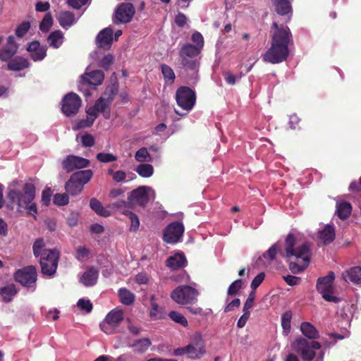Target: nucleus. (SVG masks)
<instances>
[{
	"label": "nucleus",
	"mask_w": 361,
	"mask_h": 361,
	"mask_svg": "<svg viewBox=\"0 0 361 361\" xmlns=\"http://www.w3.org/2000/svg\"><path fill=\"white\" fill-rule=\"evenodd\" d=\"M271 47L262 56L264 62L272 64L279 63L286 60L289 55L288 46L293 41L290 28L278 23L273 22L271 25Z\"/></svg>",
	"instance_id": "1"
},
{
	"label": "nucleus",
	"mask_w": 361,
	"mask_h": 361,
	"mask_svg": "<svg viewBox=\"0 0 361 361\" xmlns=\"http://www.w3.org/2000/svg\"><path fill=\"white\" fill-rule=\"evenodd\" d=\"M295 237L293 233H289L284 243V252H281L288 263L290 271L295 274L303 271L310 262L312 255L309 243H304L295 247Z\"/></svg>",
	"instance_id": "2"
},
{
	"label": "nucleus",
	"mask_w": 361,
	"mask_h": 361,
	"mask_svg": "<svg viewBox=\"0 0 361 361\" xmlns=\"http://www.w3.org/2000/svg\"><path fill=\"white\" fill-rule=\"evenodd\" d=\"M18 183V180H14L9 184L6 195V206L11 210L16 209L18 212L26 209L29 214L35 216L37 213V205L32 203L35 197V186L32 183H26L23 187L22 192L16 188Z\"/></svg>",
	"instance_id": "3"
},
{
	"label": "nucleus",
	"mask_w": 361,
	"mask_h": 361,
	"mask_svg": "<svg viewBox=\"0 0 361 361\" xmlns=\"http://www.w3.org/2000/svg\"><path fill=\"white\" fill-rule=\"evenodd\" d=\"M291 348L298 354L303 361H323L324 352L316 357L315 350L321 348V344L316 341H309L304 338H296L291 344Z\"/></svg>",
	"instance_id": "4"
},
{
	"label": "nucleus",
	"mask_w": 361,
	"mask_h": 361,
	"mask_svg": "<svg viewBox=\"0 0 361 361\" xmlns=\"http://www.w3.org/2000/svg\"><path fill=\"white\" fill-rule=\"evenodd\" d=\"M93 176L91 169H86L73 173L65 184L66 192L72 196H76L83 190L84 185Z\"/></svg>",
	"instance_id": "5"
},
{
	"label": "nucleus",
	"mask_w": 361,
	"mask_h": 361,
	"mask_svg": "<svg viewBox=\"0 0 361 361\" xmlns=\"http://www.w3.org/2000/svg\"><path fill=\"white\" fill-rule=\"evenodd\" d=\"M199 291L190 286H179L171 293V299L178 305H192L197 301Z\"/></svg>",
	"instance_id": "6"
},
{
	"label": "nucleus",
	"mask_w": 361,
	"mask_h": 361,
	"mask_svg": "<svg viewBox=\"0 0 361 361\" xmlns=\"http://www.w3.org/2000/svg\"><path fill=\"white\" fill-rule=\"evenodd\" d=\"M59 258V252L57 250L43 249L39 260L42 273L53 276L58 267Z\"/></svg>",
	"instance_id": "7"
},
{
	"label": "nucleus",
	"mask_w": 361,
	"mask_h": 361,
	"mask_svg": "<svg viewBox=\"0 0 361 361\" xmlns=\"http://www.w3.org/2000/svg\"><path fill=\"white\" fill-rule=\"evenodd\" d=\"M334 279V273L329 271L326 276L318 279L316 287L317 291L326 301L338 303L341 299L332 295L334 293L333 284Z\"/></svg>",
	"instance_id": "8"
},
{
	"label": "nucleus",
	"mask_w": 361,
	"mask_h": 361,
	"mask_svg": "<svg viewBox=\"0 0 361 361\" xmlns=\"http://www.w3.org/2000/svg\"><path fill=\"white\" fill-rule=\"evenodd\" d=\"M123 320V310L114 309L106 314L104 321L100 323L99 327L103 332L108 335L116 334L117 328Z\"/></svg>",
	"instance_id": "9"
},
{
	"label": "nucleus",
	"mask_w": 361,
	"mask_h": 361,
	"mask_svg": "<svg viewBox=\"0 0 361 361\" xmlns=\"http://www.w3.org/2000/svg\"><path fill=\"white\" fill-rule=\"evenodd\" d=\"M37 278V269L34 266H27L18 269L14 274L16 281L27 288H35Z\"/></svg>",
	"instance_id": "10"
},
{
	"label": "nucleus",
	"mask_w": 361,
	"mask_h": 361,
	"mask_svg": "<svg viewBox=\"0 0 361 361\" xmlns=\"http://www.w3.org/2000/svg\"><path fill=\"white\" fill-rule=\"evenodd\" d=\"M176 99L180 107L184 110L190 111L195 104L196 95L191 88L182 86L176 90Z\"/></svg>",
	"instance_id": "11"
},
{
	"label": "nucleus",
	"mask_w": 361,
	"mask_h": 361,
	"mask_svg": "<svg viewBox=\"0 0 361 361\" xmlns=\"http://www.w3.org/2000/svg\"><path fill=\"white\" fill-rule=\"evenodd\" d=\"M151 188L148 186L141 185L128 193L129 202L133 207H145L149 201V191Z\"/></svg>",
	"instance_id": "12"
},
{
	"label": "nucleus",
	"mask_w": 361,
	"mask_h": 361,
	"mask_svg": "<svg viewBox=\"0 0 361 361\" xmlns=\"http://www.w3.org/2000/svg\"><path fill=\"white\" fill-rule=\"evenodd\" d=\"M81 102V99L77 94L68 93L62 100L61 111L66 116H73L78 112Z\"/></svg>",
	"instance_id": "13"
},
{
	"label": "nucleus",
	"mask_w": 361,
	"mask_h": 361,
	"mask_svg": "<svg viewBox=\"0 0 361 361\" xmlns=\"http://www.w3.org/2000/svg\"><path fill=\"white\" fill-rule=\"evenodd\" d=\"M184 233V226L179 221H174L168 225L163 233V240L166 243L176 244Z\"/></svg>",
	"instance_id": "14"
},
{
	"label": "nucleus",
	"mask_w": 361,
	"mask_h": 361,
	"mask_svg": "<svg viewBox=\"0 0 361 361\" xmlns=\"http://www.w3.org/2000/svg\"><path fill=\"white\" fill-rule=\"evenodd\" d=\"M90 164L89 159L73 154L68 155L61 162L63 169L67 173L86 168Z\"/></svg>",
	"instance_id": "15"
},
{
	"label": "nucleus",
	"mask_w": 361,
	"mask_h": 361,
	"mask_svg": "<svg viewBox=\"0 0 361 361\" xmlns=\"http://www.w3.org/2000/svg\"><path fill=\"white\" fill-rule=\"evenodd\" d=\"M200 49L191 44H185L180 51V56L182 57V64L191 69L195 68V61H189L186 57H195L200 53Z\"/></svg>",
	"instance_id": "16"
},
{
	"label": "nucleus",
	"mask_w": 361,
	"mask_h": 361,
	"mask_svg": "<svg viewBox=\"0 0 361 361\" xmlns=\"http://www.w3.org/2000/svg\"><path fill=\"white\" fill-rule=\"evenodd\" d=\"M135 14V8L131 3L121 4L116 10L115 17L120 23H129Z\"/></svg>",
	"instance_id": "17"
},
{
	"label": "nucleus",
	"mask_w": 361,
	"mask_h": 361,
	"mask_svg": "<svg viewBox=\"0 0 361 361\" xmlns=\"http://www.w3.org/2000/svg\"><path fill=\"white\" fill-rule=\"evenodd\" d=\"M18 45L13 36L7 38L6 44L0 49V61L6 62L11 59L17 53Z\"/></svg>",
	"instance_id": "18"
},
{
	"label": "nucleus",
	"mask_w": 361,
	"mask_h": 361,
	"mask_svg": "<svg viewBox=\"0 0 361 361\" xmlns=\"http://www.w3.org/2000/svg\"><path fill=\"white\" fill-rule=\"evenodd\" d=\"M292 1L293 0H271L277 14L282 16H288L286 22L290 20L293 13Z\"/></svg>",
	"instance_id": "19"
},
{
	"label": "nucleus",
	"mask_w": 361,
	"mask_h": 361,
	"mask_svg": "<svg viewBox=\"0 0 361 361\" xmlns=\"http://www.w3.org/2000/svg\"><path fill=\"white\" fill-rule=\"evenodd\" d=\"M113 35L114 30L110 27L101 30L96 37L97 47L104 49H109L113 42Z\"/></svg>",
	"instance_id": "20"
},
{
	"label": "nucleus",
	"mask_w": 361,
	"mask_h": 361,
	"mask_svg": "<svg viewBox=\"0 0 361 361\" xmlns=\"http://www.w3.org/2000/svg\"><path fill=\"white\" fill-rule=\"evenodd\" d=\"M343 279L348 283H352L361 286V266L349 268L343 273Z\"/></svg>",
	"instance_id": "21"
},
{
	"label": "nucleus",
	"mask_w": 361,
	"mask_h": 361,
	"mask_svg": "<svg viewBox=\"0 0 361 361\" xmlns=\"http://www.w3.org/2000/svg\"><path fill=\"white\" fill-rule=\"evenodd\" d=\"M81 79L84 84L97 86L102 83L104 79V73L101 70H95L82 75Z\"/></svg>",
	"instance_id": "22"
},
{
	"label": "nucleus",
	"mask_w": 361,
	"mask_h": 361,
	"mask_svg": "<svg viewBox=\"0 0 361 361\" xmlns=\"http://www.w3.org/2000/svg\"><path fill=\"white\" fill-rule=\"evenodd\" d=\"M198 338L199 341H197L195 345L189 344L185 346L188 357L190 359H199L206 353L204 345L202 343L201 336H198Z\"/></svg>",
	"instance_id": "23"
},
{
	"label": "nucleus",
	"mask_w": 361,
	"mask_h": 361,
	"mask_svg": "<svg viewBox=\"0 0 361 361\" xmlns=\"http://www.w3.org/2000/svg\"><path fill=\"white\" fill-rule=\"evenodd\" d=\"M6 62L8 63L7 69L13 71H23L27 68L30 65L27 59L20 56L13 57Z\"/></svg>",
	"instance_id": "24"
},
{
	"label": "nucleus",
	"mask_w": 361,
	"mask_h": 361,
	"mask_svg": "<svg viewBox=\"0 0 361 361\" xmlns=\"http://www.w3.org/2000/svg\"><path fill=\"white\" fill-rule=\"evenodd\" d=\"M98 276V269L92 267L83 273L80 279V282L87 287L93 286L97 283Z\"/></svg>",
	"instance_id": "25"
},
{
	"label": "nucleus",
	"mask_w": 361,
	"mask_h": 361,
	"mask_svg": "<svg viewBox=\"0 0 361 361\" xmlns=\"http://www.w3.org/2000/svg\"><path fill=\"white\" fill-rule=\"evenodd\" d=\"M57 20L62 27L66 28L72 26L75 23V17L73 12L63 11L59 13Z\"/></svg>",
	"instance_id": "26"
},
{
	"label": "nucleus",
	"mask_w": 361,
	"mask_h": 361,
	"mask_svg": "<svg viewBox=\"0 0 361 361\" xmlns=\"http://www.w3.org/2000/svg\"><path fill=\"white\" fill-rule=\"evenodd\" d=\"M336 237L335 229L333 226L326 225L322 231H319L318 238L325 245L332 243Z\"/></svg>",
	"instance_id": "27"
},
{
	"label": "nucleus",
	"mask_w": 361,
	"mask_h": 361,
	"mask_svg": "<svg viewBox=\"0 0 361 361\" xmlns=\"http://www.w3.org/2000/svg\"><path fill=\"white\" fill-rule=\"evenodd\" d=\"M187 263L186 258L184 254H176L173 256L169 257L166 260L167 267L177 269L184 267Z\"/></svg>",
	"instance_id": "28"
},
{
	"label": "nucleus",
	"mask_w": 361,
	"mask_h": 361,
	"mask_svg": "<svg viewBox=\"0 0 361 361\" xmlns=\"http://www.w3.org/2000/svg\"><path fill=\"white\" fill-rule=\"evenodd\" d=\"M64 37L61 30L51 32L47 37V42L51 47L59 48L63 42Z\"/></svg>",
	"instance_id": "29"
},
{
	"label": "nucleus",
	"mask_w": 361,
	"mask_h": 361,
	"mask_svg": "<svg viewBox=\"0 0 361 361\" xmlns=\"http://www.w3.org/2000/svg\"><path fill=\"white\" fill-rule=\"evenodd\" d=\"M300 330L302 334L310 339H315L319 336L318 331L310 322H302L300 325Z\"/></svg>",
	"instance_id": "30"
},
{
	"label": "nucleus",
	"mask_w": 361,
	"mask_h": 361,
	"mask_svg": "<svg viewBox=\"0 0 361 361\" xmlns=\"http://www.w3.org/2000/svg\"><path fill=\"white\" fill-rule=\"evenodd\" d=\"M90 207L99 216L108 217L111 215V212L105 209L102 204L96 198L90 199Z\"/></svg>",
	"instance_id": "31"
},
{
	"label": "nucleus",
	"mask_w": 361,
	"mask_h": 361,
	"mask_svg": "<svg viewBox=\"0 0 361 361\" xmlns=\"http://www.w3.org/2000/svg\"><path fill=\"white\" fill-rule=\"evenodd\" d=\"M17 293L18 290L14 284H9L0 288V295L6 302H11Z\"/></svg>",
	"instance_id": "32"
},
{
	"label": "nucleus",
	"mask_w": 361,
	"mask_h": 361,
	"mask_svg": "<svg viewBox=\"0 0 361 361\" xmlns=\"http://www.w3.org/2000/svg\"><path fill=\"white\" fill-rule=\"evenodd\" d=\"M111 104L104 101L103 99H98L94 103L95 108L99 113H102L106 119L110 118Z\"/></svg>",
	"instance_id": "33"
},
{
	"label": "nucleus",
	"mask_w": 361,
	"mask_h": 361,
	"mask_svg": "<svg viewBox=\"0 0 361 361\" xmlns=\"http://www.w3.org/2000/svg\"><path fill=\"white\" fill-rule=\"evenodd\" d=\"M351 211L352 206L347 202H341L336 207L337 216L342 220L348 219L351 214Z\"/></svg>",
	"instance_id": "34"
},
{
	"label": "nucleus",
	"mask_w": 361,
	"mask_h": 361,
	"mask_svg": "<svg viewBox=\"0 0 361 361\" xmlns=\"http://www.w3.org/2000/svg\"><path fill=\"white\" fill-rule=\"evenodd\" d=\"M134 171L142 178H149L152 176L154 168L152 165L149 164L141 163L134 168Z\"/></svg>",
	"instance_id": "35"
},
{
	"label": "nucleus",
	"mask_w": 361,
	"mask_h": 361,
	"mask_svg": "<svg viewBox=\"0 0 361 361\" xmlns=\"http://www.w3.org/2000/svg\"><path fill=\"white\" fill-rule=\"evenodd\" d=\"M118 88L116 85H109L105 89L102 95L99 99H103L104 101H106L108 103L111 104L116 95L118 94Z\"/></svg>",
	"instance_id": "36"
},
{
	"label": "nucleus",
	"mask_w": 361,
	"mask_h": 361,
	"mask_svg": "<svg viewBox=\"0 0 361 361\" xmlns=\"http://www.w3.org/2000/svg\"><path fill=\"white\" fill-rule=\"evenodd\" d=\"M118 296L121 302L126 305H130L135 301V295L125 288L119 289Z\"/></svg>",
	"instance_id": "37"
},
{
	"label": "nucleus",
	"mask_w": 361,
	"mask_h": 361,
	"mask_svg": "<svg viewBox=\"0 0 361 361\" xmlns=\"http://www.w3.org/2000/svg\"><path fill=\"white\" fill-rule=\"evenodd\" d=\"M161 73L166 84L172 85L174 82L176 76L173 70L168 65L163 64L161 66Z\"/></svg>",
	"instance_id": "38"
},
{
	"label": "nucleus",
	"mask_w": 361,
	"mask_h": 361,
	"mask_svg": "<svg viewBox=\"0 0 361 361\" xmlns=\"http://www.w3.org/2000/svg\"><path fill=\"white\" fill-rule=\"evenodd\" d=\"M151 345V341L149 338H142L137 340L131 345L134 352L143 353L146 351Z\"/></svg>",
	"instance_id": "39"
},
{
	"label": "nucleus",
	"mask_w": 361,
	"mask_h": 361,
	"mask_svg": "<svg viewBox=\"0 0 361 361\" xmlns=\"http://www.w3.org/2000/svg\"><path fill=\"white\" fill-rule=\"evenodd\" d=\"M292 319L291 311H286L281 315V326L283 329V332L287 335L290 331V322Z\"/></svg>",
	"instance_id": "40"
},
{
	"label": "nucleus",
	"mask_w": 361,
	"mask_h": 361,
	"mask_svg": "<svg viewBox=\"0 0 361 361\" xmlns=\"http://www.w3.org/2000/svg\"><path fill=\"white\" fill-rule=\"evenodd\" d=\"M53 25V18L50 13H47L39 24L42 32H47Z\"/></svg>",
	"instance_id": "41"
},
{
	"label": "nucleus",
	"mask_w": 361,
	"mask_h": 361,
	"mask_svg": "<svg viewBox=\"0 0 361 361\" xmlns=\"http://www.w3.org/2000/svg\"><path fill=\"white\" fill-rule=\"evenodd\" d=\"M135 159L138 162L145 163L149 161L151 157L147 148L141 147L135 152Z\"/></svg>",
	"instance_id": "42"
},
{
	"label": "nucleus",
	"mask_w": 361,
	"mask_h": 361,
	"mask_svg": "<svg viewBox=\"0 0 361 361\" xmlns=\"http://www.w3.org/2000/svg\"><path fill=\"white\" fill-rule=\"evenodd\" d=\"M281 250V244L279 243H276L272 245L269 250L263 254V257L267 259L270 261H272L275 259L276 255L278 252Z\"/></svg>",
	"instance_id": "43"
},
{
	"label": "nucleus",
	"mask_w": 361,
	"mask_h": 361,
	"mask_svg": "<svg viewBox=\"0 0 361 361\" xmlns=\"http://www.w3.org/2000/svg\"><path fill=\"white\" fill-rule=\"evenodd\" d=\"M169 317L174 322L179 324L184 327H186L188 325L187 319L178 312L171 311L169 312Z\"/></svg>",
	"instance_id": "44"
},
{
	"label": "nucleus",
	"mask_w": 361,
	"mask_h": 361,
	"mask_svg": "<svg viewBox=\"0 0 361 361\" xmlns=\"http://www.w3.org/2000/svg\"><path fill=\"white\" fill-rule=\"evenodd\" d=\"M121 212L125 215L129 216L131 221L130 231H136L140 226V220L138 216L135 214L128 210L124 209Z\"/></svg>",
	"instance_id": "45"
},
{
	"label": "nucleus",
	"mask_w": 361,
	"mask_h": 361,
	"mask_svg": "<svg viewBox=\"0 0 361 361\" xmlns=\"http://www.w3.org/2000/svg\"><path fill=\"white\" fill-rule=\"evenodd\" d=\"M97 159L102 163H110L116 161L118 157L111 153L99 152L97 154Z\"/></svg>",
	"instance_id": "46"
},
{
	"label": "nucleus",
	"mask_w": 361,
	"mask_h": 361,
	"mask_svg": "<svg viewBox=\"0 0 361 361\" xmlns=\"http://www.w3.org/2000/svg\"><path fill=\"white\" fill-rule=\"evenodd\" d=\"M243 281L241 279H237L233 281L228 288L227 293L228 295L234 296L242 288Z\"/></svg>",
	"instance_id": "47"
},
{
	"label": "nucleus",
	"mask_w": 361,
	"mask_h": 361,
	"mask_svg": "<svg viewBox=\"0 0 361 361\" xmlns=\"http://www.w3.org/2000/svg\"><path fill=\"white\" fill-rule=\"evenodd\" d=\"M53 202L54 204L58 206H64L68 204L69 202V197L67 194L66 193H56L54 196Z\"/></svg>",
	"instance_id": "48"
},
{
	"label": "nucleus",
	"mask_w": 361,
	"mask_h": 361,
	"mask_svg": "<svg viewBox=\"0 0 361 361\" xmlns=\"http://www.w3.org/2000/svg\"><path fill=\"white\" fill-rule=\"evenodd\" d=\"M47 56V48L41 47L37 51H34L30 54V58L34 61H42Z\"/></svg>",
	"instance_id": "49"
},
{
	"label": "nucleus",
	"mask_w": 361,
	"mask_h": 361,
	"mask_svg": "<svg viewBox=\"0 0 361 361\" xmlns=\"http://www.w3.org/2000/svg\"><path fill=\"white\" fill-rule=\"evenodd\" d=\"M78 307L81 310L85 311L86 313H90L93 308L92 303L90 300H85L84 298H80L77 302Z\"/></svg>",
	"instance_id": "50"
},
{
	"label": "nucleus",
	"mask_w": 361,
	"mask_h": 361,
	"mask_svg": "<svg viewBox=\"0 0 361 361\" xmlns=\"http://www.w3.org/2000/svg\"><path fill=\"white\" fill-rule=\"evenodd\" d=\"M45 246L43 238L37 239L32 246L35 257L42 256V249Z\"/></svg>",
	"instance_id": "51"
},
{
	"label": "nucleus",
	"mask_w": 361,
	"mask_h": 361,
	"mask_svg": "<svg viewBox=\"0 0 361 361\" xmlns=\"http://www.w3.org/2000/svg\"><path fill=\"white\" fill-rule=\"evenodd\" d=\"M30 27V23L28 21L23 22L16 30V36L18 37H23L28 32Z\"/></svg>",
	"instance_id": "52"
},
{
	"label": "nucleus",
	"mask_w": 361,
	"mask_h": 361,
	"mask_svg": "<svg viewBox=\"0 0 361 361\" xmlns=\"http://www.w3.org/2000/svg\"><path fill=\"white\" fill-rule=\"evenodd\" d=\"M108 173L112 175L113 180L116 183L124 181L126 178V172L122 170L114 171L112 169H109Z\"/></svg>",
	"instance_id": "53"
},
{
	"label": "nucleus",
	"mask_w": 361,
	"mask_h": 361,
	"mask_svg": "<svg viewBox=\"0 0 361 361\" xmlns=\"http://www.w3.org/2000/svg\"><path fill=\"white\" fill-rule=\"evenodd\" d=\"M114 61V56L111 54H108L102 58V59L100 61L99 66L105 70H109L110 66L113 64Z\"/></svg>",
	"instance_id": "54"
},
{
	"label": "nucleus",
	"mask_w": 361,
	"mask_h": 361,
	"mask_svg": "<svg viewBox=\"0 0 361 361\" xmlns=\"http://www.w3.org/2000/svg\"><path fill=\"white\" fill-rule=\"evenodd\" d=\"M81 143L85 147H91L95 144L94 136L89 133H85L81 137Z\"/></svg>",
	"instance_id": "55"
},
{
	"label": "nucleus",
	"mask_w": 361,
	"mask_h": 361,
	"mask_svg": "<svg viewBox=\"0 0 361 361\" xmlns=\"http://www.w3.org/2000/svg\"><path fill=\"white\" fill-rule=\"evenodd\" d=\"M255 298V291H252L249 294L245 302L244 303L243 312H250V310L252 307V306L254 305Z\"/></svg>",
	"instance_id": "56"
},
{
	"label": "nucleus",
	"mask_w": 361,
	"mask_h": 361,
	"mask_svg": "<svg viewBox=\"0 0 361 361\" xmlns=\"http://www.w3.org/2000/svg\"><path fill=\"white\" fill-rule=\"evenodd\" d=\"M126 322L127 323V329H128L130 333L135 336H137L140 334L141 331L140 327L134 324L133 321L130 318H126Z\"/></svg>",
	"instance_id": "57"
},
{
	"label": "nucleus",
	"mask_w": 361,
	"mask_h": 361,
	"mask_svg": "<svg viewBox=\"0 0 361 361\" xmlns=\"http://www.w3.org/2000/svg\"><path fill=\"white\" fill-rule=\"evenodd\" d=\"M265 274L264 272H261L253 279L250 285L252 291H255V290L257 289L260 286V284L263 282Z\"/></svg>",
	"instance_id": "58"
},
{
	"label": "nucleus",
	"mask_w": 361,
	"mask_h": 361,
	"mask_svg": "<svg viewBox=\"0 0 361 361\" xmlns=\"http://www.w3.org/2000/svg\"><path fill=\"white\" fill-rule=\"evenodd\" d=\"M224 78L227 84L230 85H234L236 82L237 78H240V76L233 74L231 71H226L223 73Z\"/></svg>",
	"instance_id": "59"
},
{
	"label": "nucleus",
	"mask_w": 361,
	"mask_h": 361,
	"mask_svg": "<svg viewBox=\"0 0 361 361\" xmlns=\"http://www.w3.org/2000/svg\"><path fill=\"white\" fill-rule=\"evenodd\" d=\"M129 202V197L128 196L127 200H118L114 203H113V207L114 208H116L118 209H133V206Z\"/></svg>",
	"instance_id": "60"
},
{
	"label": "nucleus",
	"mask_w": 361,
	"mask_h": 361,
	"mask_svg": "<svg viewBox=\"0 0 361 361\" xmlns=\"http://www.w3.org/2000/svg\"><path fill=\"white\" fill-rule=\"evenodd\" d=\"M192 40L193 42L196 43L199 49H202L204 46V38L202 34L199 32H195L192 35Z\"/></svg>",
	"instance_id": "61"
},
{
	"label": "nucleus",
	"mask_w": 361,
	"mask_h": 361,
	"mask_svg": "<svg viewBox=\"0 0 361 361\" xmlns=\"http://www.w3.org/2000/svg\"><path fill=\"white\" fill-rule=\"evenodd\" d=\"M174 23L179 27H183L187 23V17L183 13L179 12L175 17Z\"/></svg>",
	"instance_id": "62"
},
{
	"label": "nucleus",
	"mask_w": 361,
	"mask_h": 361,
	"mask_svg": "<svg viewBox=\"0 0 361 361\" xmlns=\"http://www.w3.org/2000/svg\"><path fill=\"white\" fill-rule=\"evenodd\" d=\"M51 190L50 188H47L43 190L42 195V202L44 205L48 206L51 201Z\"/></svg>",
	"instance_id": "63"
},
{
	"label": "nucleus",
	"mask_w": 361,
	"mask_h": 361,
	"mask_svg": "<svg viewBox=\"0 0 361 361\" xmlns=\"http://www.w3.org/2000/svg\"><path fill=\"white\" fill-rule=\"evenodd\" d=\"M94 121L92 118H89L87 116V118L85 119H81L77 123L78 128H86L91 127Z\"/></svg>",
	"instance_id": "64"
}]
</instances>
